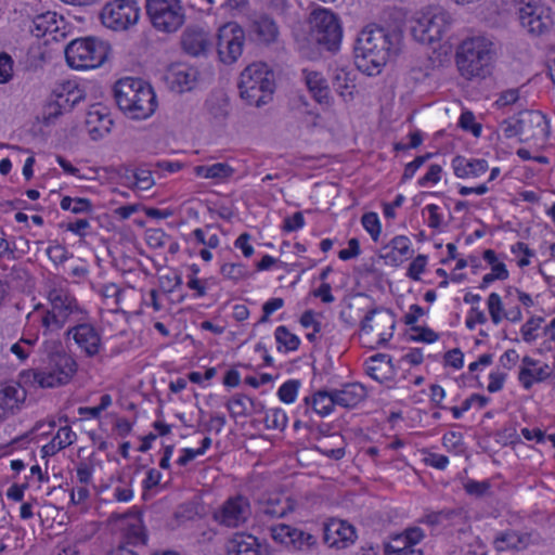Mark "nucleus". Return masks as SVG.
Listing matches in <instances>:
<instances>
[{
	"instance_id": "1",
	"label": "nucleus",
	"mask_w": 555,
	"mask_h": 555,
	"mask_svg": "<svg viewBox=\"0 0 555 555\" xmlns=\"http://www.w3.org/2000/svg\"><path fill=\"white\" fill-rule=\"evenodd\" d=\"M402 36L399 31L388 30L375 24L365 26L358 35L354 46L357 68L373 76L380 73L387 62L399 54Z\"/></svg>"
},
{
	"instance_id": "2",
	"label": "nucleus",
	"mask_w": 555,
	"mask_h": 555,
	"mask_svg": "<svg viewBox=\"0 0 555 555\" xmlns=\"http://www.w3.org/2000/svg\"><path fill=\"white\" fill-rule=\"evenodd\" d=\"M48 352V366L46 370H25L21 372V380L25 385L41 388H53L68 383L77 370L75 360L62 350L57 340L46 341Z\"/></svg>"
},
{
	"instance_id": "3",
	"label": "nucleus",
	"mask_w": 555,
	"mask_h": 555,
	"mask_svg": "<svg viewBox=\"0 0 555 555\" xmlns=\"http://www.w3.org/2000/svg\"><path fill=\"white\" fill-rule=\"evenodd\" d=\"M241 98L255 107H261L273 100L275 90L274 75L263 63L248 65L240 75Z\"/></svg>"
},
{
	"instance_id": "4",
	"label": "nucleus",
	"mask_w": 555,
	"mask_h": 555,
	"mask_svg": "<svg viewBox=\"0 0 555 555\" xmlns=\"http://www.w3.org/2000/svg\"><path fill=\"white\" fill-rule=\"evenodd\" d=\"M51 308L42 317L43 335L57 332L67 323H79L86 319V312L77 299L67 291L53 288L49 292Z\"/></svg>"
},
{
	"instance_id": "5",
	"label": "nucleus",
	"mask_w": 555,
	"mask_h": 555,
	"mask_svg": "<svg viewBox=\"0 0 555 555\" xmlns=\"http://www.w3.org/2000/svg\"><path fill=\"white\" fill-rule=\"evenodd\" d=\"M494 55L493 42L486 37H474L462 42L456 64L467 79L485 77Z\"/></svg>"
},
{
	"instance_id": "6",
	"label": "nucleus",
	"mask_w": 555,
	"mask_h": 555,
	"mask_svg": "<svg viewBox=\"0 0 555 555\" xmlns=\"http://www.w3.org/2000/svg\"><path fill=\"white\" fill-rule=\"evenodd\" d=\"M109 51V44L99 38H77L66 46L65 57L72 68L90 69L100 67L107 60Z\"/></svg>"
},
{
	"instance_id": "7",
	"label": "nucleus",
	"mask_w": 555,
	"mask_h": 555,
	"mask_svg": "<svg viewBox=\"0 0 555 555\" xmlns=\"http://www.w3.org/2000/svg\"><path fill=\"white\" fill-rule=\"evenodd\" d=\"M145 10L152 26L160 33H176L185 21L180 0H145Z\"/></svg>"
},
{
	"instance_id": "8",
	"label": "nucleus",
	"mask_w": 555,
	"mask_h": 555,
	"mask_svg": "<svg viewBox=\"0 0 555 555\" xmlns=\"http://www.w3.org/2000/svg\"><path fill=\"white\" fill-rule=\"evenodd\" d=\"M451 24L449 13L441 7H429L412 26L413 37L422 43L439 41Z\"/></svg>"
},
{
	"instance_id": "9",
	"label": "nucleus",
	"mask_w": 555,
	"mask_h": 555,
	"mask_svg": "<svg viewBox=\"0 0 555 555\" xmlns=\"http://www.w3.org/2000/svg\"><path fill=\"white\" fill-rule=\"evenodd\" d=\"M311 36L327 50H336L340 43L343 30L336 14L327 9L313 10L310 15Z\"/></svg>"
},
{
	"instance_id": "10",
	"label": "nucleus",
	"mask_w": 555,
	"mask_h": 555,
	"mask_svg": "<svg viewBox=\"0 0 555 555\" xmlns=\"http://www.w3.org/2000/svg\"><path fill=\"white\" fill-rule=\"evenodd\" d=\"M102 24L115 31L127 30L139 21L135 0H113L106 3L100 14Z\"/></svg>"
},
{
	"instance_id": "11",
	"label": "nucleus",
	"mask_w": 555,
	"mask_h": 555,
	"mask_svg": "<svg viewBox=\"0 0 555 555\" xmlns=\"http://www.w3.org/2000/svg\"><path fill=\"white\" fill-rule=\"evenodd\" d=\"M245 31L236 23L221 26L217 34V52L220 62L227 65L235 63L243 53Z\"/></svg>"
},
{
	"instance_id": "12",
	"label": "nucleus",
	"mask_w": 555,
	"mask_h": 555,
	"mask_svg": "<svg viewBox=\"0 0 555 555\" xmlns=\"http://www.w3.org/2000/svg\"><path fill=\"white\" fill-rule=\"evenodd\" d=\"M518 18L529 34L540 36L553 26L552 10L544 3L529 1L518 8Z\"/></svg>"
},
{
	"instance_id": "13",
	"label": "nucleus",
	"mask_w": 555,
	"mask_h": 555,
	"mask_svg": "<svg viewBox=\"0 0 555 555\" xmlns=\"http://www.w3.org/2000/svg\"><path fill=\"white\" fill-rule=\"evenodd\" d=\"M270 531L275 542L295 551L308 552L318 544V538L314 534L289 525L272 526Z\"/></svg>"
},
{
	"instance_id": "14",
	"label": "nucleus",
	"mask_w": 555,
	"mask_h": 555,
	"mask_svg": "<svg viewBox=\"0 0 555 555\" xmlns=\"http://www.w3.org/2000/svg\"><path fill=\"white\" fill-rule=\"evenodd\" d=\"M113 95L118 108L132 119L138 118L139 112V79L122 77L113 87Z\"/></svg>"
},
{
	"instance_id": "15",
	"label": "nucleus",
	"mask_w": 555,
	"mask_h": 555,
	"mask_svg": "<svg viewBox=\"0 0 555 555\" xmlns=\"http://www.w3.org/2000/svg\"><path fill=\"white\" fill-rule=\"evenodd\" d=\"M250 515L249 502L238 495L228 499L215 513L214 519L222 526L236 528L245 524Z\"/></svg>"
},
{
	"instance_id": "16",
	"label": "nucleus",
	"mask_w": 555,
	"mask_h": 555,
	"mask_svg": "<svg viewBox=\"0 0 555 555\" xmlns=\"http://www.w3.org/2000/svg\"><path fill=\"white\" fill-rule=\"evenodd\" d=\"M395 324V315L390 310L376 308L365 314L361 322V330L366 334H377V343L384 345L392 337Z\"/></svg>"
},
{
	"instance_id": "17",
	"label": "nucleus",
	"mask_w": 555,
	"mask_h": 555,
	"mask_svg": "<svg viewBox=\"0 0 555 555\" xmlns=\"http://www.w3.org/2000/svg\"><path fill=\"white\" fill-rule=\"evenodd\" d=\"M212 44V36L201 26H188L180 36L181 50L192 57L207 56Z\"/></svg>"
},
{
	"instance_id": "18",
	"label": "nucleus",
	"mask_w": 555,
	"mask_h": 555,
	"mask_svg": "<svg viewBox=\"0 0 555 555\" xmlns=\"http://www.w3.org/2000/svg\"><path fill=\"white\" fill-rule=\"evenodd\" d=\"M548 134V122L539 111H525L518 115V137L520 141H543Z\"/></svg>"
},
{
	"instance_id": "19",
	"label": "nucleus",
	"mask_w": 555,
	"mask_h": 555,
	"mask_svg": "<svg viewBox=\"0 0 555 555\" xmlns=\"http://www.w3.org/2000/svg\"><path fill=\"white\" fill-rule=\"evenodd\" d=\"M66 336H72L78 348L87 357L98 354L102 347L101 335L91 323L80 321L66 331Z\"/></svg>"
},
{
	"instance_id": "20",
	"label": "nucleus",
	"mask_w": 555,
	"mask_h": 555,
	"mask_svg": "<svg viewBox=\"0 0 555 555\" xmlns=\"http://www.w3.org/2000/svg\"><path fill=\"white\" fill-rule=\"evenodd\" d=\"M21 378V375L18 376ZM26 386L18 379L17 383H10L0 387V422L17 413L26 400Z\"/></svg>"
},
{
	"instance_id": "21",
	"label": "nucleus",
	"mask_w": 555,
	"mask_h": 555,
	"mask_svg": "<svg viewBox=\"0 0 555 555\" xmlns=\"http://www.w3.org/2000/svg\"><path fill=\"white\" fill-rule=\"evenodd\" d=\"M198 70L185 63H172L166 72V80L172 91L183 93L191 91L197 82Z\"/></svg>"
},
{
	"instance_id": "22",
	"label": "nucleus",
	"mask_w": 555,
	"mask_h": 555,
	"mask_svg": "<svg viewBox=\"0 0 555 555\" xmlns=\"http://www.w3.org/2000/svg\"><path fill=\"white\" fill-rule=\"evenodd\" d=\"M259 513L269 518H282L297 508V501L285 493L264 494L259 501Z\"/></svg>"
},
{
	"instance_id": "23",
	"label": "nucleus",
	"mask_w": 555,
	"mask_h": 555,
	"mask_svg": "<svg viewBox=\"0 0 555 555\" xmlns=\"http://www.w3.org/2000/svg\"><path fill=\"white\" fill-rule=\"evenodd\" d=\"M356 538L354 528L347 521L332 518L324 522L323 540L331 547L344 548Z\"/></svg>"
},
{
	"instance_id": "24",
	"label": "nucleus",
	"mask_w": 555,
	"mask_h": 555,
	"mask_svg": "<svg viewBox=\"0 0 555 555\" xmlns=\"http://www.w3.org/2000/svg\"><path fill=\"white\" fill-rule=\"evenodd\" d=\"M532 532H518L516 530H506L498 533L493 541V546L498 552L522 551L530 544L537 543Z\"/></svg>"
},
{
	"instance_id": "25",
	"label": "nucleus",
	"mask_w": 555,
	"mask_h": 555,
	"mask_svg": "<svg viewBox=\"0 0 555 555\" xmlns=\"http://www.w3.org/2000/svg\"><path fill=\"white\" fill-rule=\"evenodd\" d=\"M112 118L99 106H92L87 113L86 127L92 140H99L111 131Z\"/></svg>"
},
{
	"instance_id": "26",
	"label": "nucleus",
	"mask_w": 555,
	"mask_h": 555,
	"mask_svg": "<svg viewBox=\"0 0 555 555\" xmlns=\"http://www.w3.org/2000/svg\"><path fill=\"white\" fill-rule=\"evenodd\" d=\"M62 24H64L62 16H59L55 12L47 11L33 18L29 31L35 37L42 38L47 34L57 33Z\"/></svg>"
},
{
	"instance_id": "27",
	"label": "nucleus",
	"mask_w": 555,
	"mask_h": 555,
	"mask_svg": "<svg viewBox=\"0 0 555 555\" xmlns=\"http://www.w3.org/2000/svg\"><path fill=\"white\" fill-rule=\"evenodd\" d=\"M227 555H260V544L256 537L235 533L225 545Z\"/></svg>"
},
{
	"instance_id": "28",
	"label": "nucleus",
	"mask_w": 555,
	"mask_h": 555,
	"mask_svg": "<svg viewBox=\"0 0 555 555\" xmlns=\"http://www.w3.org/2000/svg\"><path fill=\"white\" fill-rule=\"evenodd\" d=\"M250 33L258 41L266 44L275 42L280 34L275 21L268 15L256 17L250 24Z\"/></svg>"
},
{
	"instance_id": "29",
	"label": "nucleus",
	"mask_w": 555,
	"mask_h": 555,
	"mask_svg": "<svg viewBox=\"0 0 555 555\" xmlns=\"http://www.w3.org/2000/svg\"><path fill=\"white\" fill-rule=\"evenodd\" d=\"M366 397L365 388L359 383L345 385L341 389H334L337 405L353 408Z\"/></svg>"
},
{
	"instance_id": "30",
	"label": "nucleus",
	"mask_w": 555,
	"mask_h": 555,
	"mask_svg": "<svg viewBox=\"0 0 555 555\" xmlns=\"http://www.w3.org/2000/svg\"><path fill=\"white\" fill-rule=\"evenodd\" d=\"M453 170L456 177H479L488 170V163L485 159H467L456 156L452 160Z\"/></svg>"
},
{
	"instance_id": "31",
	"label": "nucleus",
	"mask_w": 555,
	"mask_h": 555,
	"mask_svg": "<svg viewBox=\"0 0 555 555\" xmlns=\"http://www.w3.org/2000/svg\"><path fill=\"white\" fill-rule=\"evenodd\" d=\"M305 403L311 405L313 411L320 416H327L337 404L336 398H334V390H319L313 396L306 397Z\"/></svg>"
},
{
	"instance_id": "32",
	"label": "nucleus",
	"mask_w": 555,
	"mask_h": 555,
	"mask_svg": "<svg viewBox=\"0 0 555 555\" xmlns=\"http://www.w3.org/2000/svg\"><path fill=\"white\" fill-rule=\"evenodd\" d=\"M306 83L313 98L320 104H328L330 89L326 80L318 72H309L306 74Z\"/></svg>"
},
{
	"instance_id": "33",
	"label": "nucleus",
	"mask_w": 555,
	"mask_h": 555,
	"mask_svg": "<svg viewBox=\"0 0 555 555\" xmlns=\"http://www.w3.org/2000/svg\"><path fill=\"white\" fill-rule=\"evenodd\" d=\"M333 88L344 101H351L353 99L356 85L349 73L343 69L337 70L333 78Z\"/></svg>"
},
{
	"instance_id": "34",
	"label": "nucleus",
	"mask_w": 555,
	"mask_h": 555,
	"mask_svg": "<svg viewBox=\"0 0 555 555\" xmlns=\"http://www.w3.org/2000/svg\"><path fill=\"white\" fill-rule=\"evenodd\" d=\"M552 374L551 367L545 364L539 369L522 367L519 372V380L526 389H529L533 383L542 382Z\"/></svg>"
},
{
	"instance_id": "35",
	"label": "nucleus",
	"mask_w": 555,
	"mask_h": 555,
	"mask_svg": "<svg viewBox=\"0 0 555 555\" xmlns=\"http://www.w3.org/2000/svg\"><path fill=\"white\" fill-rule=\"evenodd\" d=\"M196 175L207 179H225L233 175L234 169L225 163H217L211 166H197Z\"/></svg>"
},
{
	"instance_id": "36",
	"label": "nucleus",
	"mask_w": 555,
	"mask_h": 555,
	"mask_svg": "<svg viewBox=\"0 0 555 555\" xmlns=\"http://www.w3.org/2000/svg\"><path fill=\"white\" fill-rule=\"evenodd\" d=\"M146 102V107L141 105V119L151 117L158 107V101L153 87L149 82H141V102Z\"/></svg>"
},
{
	"instance_id": "37",
	"label": "nucleus",
	"mask_w": 555,
	"mask_h": 555,
	"mask_svg": "<svg viewBox=\"0 0 555 555\" xmlns=\"http://www.w3.org/2000/svg\"><path fill=\"white\" fill-rule=\"evenodd\" d=\"M254 404L253 399L245 395H235L228 402L227 408L232 417L246 416L249 413V406Z\"/></svg>"
},
{
	"instance_id": "38",
	"label": "nucleus",
	"mask_w": 555,
	"mask_h": 555,
	"mask_svg": "<svg viewBox=\"0 0 555 555\" xmlns=\"http://www.w3.org/2000/svg\"><path fill=\"white\" fill-rule=\"evenodd\" d=\"M28 279L29 274L26 269L21 266H13L3 281L7 282L8 289L10 287L14 289H23Z\"/></svg>"
},
{
	"instance_id": "39",
	"label": "nucleus",
	"mask_w": 555,
	"mask_h": 555,
	"mask_svg": "<svg viewBox=\"0 0 555 555\" xmlns=\"http://www.w3.org/2000/svg\"><path fill=\"white\" fill-rule=\"evenodd\" d=\"M274 335L276 341L283 346L286 351H295L300 345L298 336L292 334L284 325L278 326Z\"/></svg>"
},
{
	"instance_id": "40",
	"label": "nucleus",
	"mask_w": 555,
	"mask_h": 555,
	"mask_svg": "<svg viewBox=\"0 0 555 555\" xmlns=\"http://www.w3.org/2000/svg\"><path fill=\"white\" fill-rule=\"evenodd\" d=\"M264 423L269 429L283 430L287 425V416L283 410L273 409L267 412Z\"/></svg>"
},
{
	"instance_id": "41",
	"label": "nucleus",
	"mask_w": 555,
	"mask_h": 555,
	"mask_svg": "<svg viewBox=\"0 0 555 555\" xmlns=\"http://www.w3.org/2000/svg\"><path fill=\"white\" fill-rule=\"evenodd\" d=\"M363 228L370 233L372 240L377 242L380 235V222L376 212H366L362 216Z\"/></svg>"
},
{
	"instance_id": "42",
	"label": "nucleus",
	"mask_w": 555,
	"mask_h": 555,
	"mask_svg": "<svg viewBox=\"0 0 555 555\" xmlns=\"http://www.w3.org/2000/svg\"><path fill=\"white\" fill-rule=\"evenodd\" d=\"M221 274L230 280L238 281L249 276L248 271L242 263H224L220 268Z\"/></svg>"
},
{
	"instance_id": "43",
	"label": "nucleus",
	"mask_w": 555,
	"mask_h": 555,
	"mask_svg": "<svg viewBox=\"0 0 555 555\" xmlns=\"http://www.w3.org/2000/svg\"><path fill=\"white\" fill-rule=\"evenodd\" d=\"M300 383L297 379L285 382L279 389L278 395L281 401L293 403L296 400Z\"/></svg>"
},
{
	"instance_id": "44",
	"label": "nucleus",
	"mask_w": 555,
	"mask_h": 555,
	"mask_svg": "<svg viewBox=\"0 0 555 555\" xmlns=\"http://www.w3.org/2000/svg\"><path fill=\"white\" fill-rule=\"evenodd\" d=\"M487 304L492 322L494 324H499L503 320L504 313L500 295L496 293H491L488 297Z\"/></svg>"
},
{
	"instance_id": "45",
	"label": "nucleus",
	"mask_w": 555,
	"mask_h": 555,
	"mask_svg": "<svg viewBox=\"0 0 555 555\" xmlns=\"http://www.w3.org/2000/svg\"><path fill=\"white\" fill-rule=\"evenodd\" d=\"M425 537L423 530L418 527H411L404 530V532L398 535L395 541L402 545H412L414 547Z\"/></svg>"
},
{
	"instance_id": "46",
	"label": "nucleus",
	"mask_w": 555,
	"mask_h": 555,
	"mask_svg": "<svg viewBox=\"0 0 555 555\" xmlns=\"http://www.w3.org/2000/svg\"><path fill=\"white\" fill-rule=\"evenodd\" d=\"M411 332L414 333L411 335V340L414 341L431 344L439 338V335L436 332L426 326H412Z\"/></svg>"
},
{
	"instance_id": "47",
	"label": "nucleus",
	"mask_w": 555,
	"mask_h": 555,
	"mask_svg": "<svg viewBox=\"0 0 555 555\" xmlns=\"http://www.w3.org/2000/svg\"><path fill=\"white\" fill-rule=\"evenodd\" d=\"M459 125L462 129L470 131L475 137H479L481 133V125L475 122V115L469 112H463Z\"/></svg>"
},
{
	"instance_id": "48",
	"label": "nucleus",
	"mask_w": 555,
	"mask_h": 555,
	"mask_svg": "<svg viewBox=\"0 0 555 555\" xmlns=\"http://www.w3.org/2000/svg\"><path fill=\"white\" fill-rule=\"evenodd\" d=\"M13 76V60L5 53H0V83H7Z\"/></svg>"
},
{
	"instance_id": "49",
	"label": "nucleus",
	"mask_w": 555,
	"mask_h": 555,
	"mask_svg": "<svg viewBox=\"0 0 555 555\" xmlns=\"http://www.w3.org/2000/svg\"><path fill=\"white\" fill-rule=\"evenodd\" d=\"M76 434L68 426L61 427L52 439L56 442L57 449H65L74 443Z\"/></svg>"
},
{
	"instance_id": "50",
	"label": "nucleus",
	"mask_w": 555,
	"mask_h": 555,
	"mask_svg": "<svg viewBox=\"0 0 555 555\" xmlns=\"http://www.w3.org/2000/svg\"><path fill=\"white\" fill-rule=\"evenodd\" d=\"M543 321V318H531L521 326V335L525 341L531 343L537 338L535 331Z\"/></svg>"
},
{
	"instance_id": "51",
	"label": "nucleus",
	"mask_w": 555,
	"mask_h": 555,
	"mask_svg": "<svg viewBox=\"0 0 555 555\" xmlns=\"http://www.w3.org/2000/svg\"><path fill=\"white\" fill-rule=\"evenodd\" d=\"M464 489L469 495L480 498L489 491L490 483L487 480L477 481V480L470 479L464 483Z\"/></svg>"
},
{
	"instance_id": "52",
	"label": "nucleus",
	"mask_w": 555,
	"mask_h": 555,
	"mask_svg": "<svg viewBox=\"0 0 555 555\" xmlns=\"http://www.w3.org/2000/svg\"><path fill=\"white\" fill-rule=\"evenodd\" d=\"M411 241L408 236L398 235L395 236L390 243L384 247V249L391 247L393 251H398L400 256H408L410 253Z\"/></svg>"
},
{
	"instance_id": "53",
	"label": "nucleus",
	"mask_w": 555,
	"mask_h": 555,
	"mask_svg": "<svg viewBox=\"0 0 555 555\" xmlns=\"http://www.w3.org/2000/svg\"><path fill=\"white\" fill-rule=\"evenodd\" d=\"M427 263V257L425 255H418L410 263L408 269V276L414 281L420 280V275L424 272Z\"/></svg>"
},
{
	"instance_id": "54",
	"label": "nucleus",
	"mask_w": 555,
	"mask_h": 555,
	"mask_svg": "<svg viewBox=\"0 0 555 555\" xmlns=\"http://www.w3.org/2000/svg\"><path fill=\"white\" fill-rule=\"evenodd\" d=\"M47 255L55 264L63 263L69 257L67 249L60 244L48 247Z\"/></svg>"
},
{
	"instance_id": "55",
	"label": "nucleus",
	"mask_w": 555,
	"mask_h": 555,
	"mask_svg": "<svg viewBox=\"0 0 555 555\" xmlns=\"http://www.w3.org/2000/svg\"><path fill=\"white\" fill-rule=\"evenodd\" d=\"M360 253H361V249H360L359 240L353 237L348 241V248L341 249L338 253V257H339V259L346 261V260L358 257L360 255Z\"/></svg>"
},
{
	"instance_id": "56",
	"label": "nucleus",
	"mask_w": 555,
	"mask_h": 555,
	"mask_svg": "<svg viewBox=\"0 0 555 555\" xmlns=\"http://www.w3.org/2000/svg\"><path fill=\"white\" fill-rule=\"evenodd\" d=\"M431 157V154L428 153L426 155H422V156H417L413 162L409 163L405 168H404V172H403V180H409L411 179L414 173L416 172V170L423 166L425 164V162L427 159H429Z\"/></svg>"
},
{
	"instance_id": "57",
	"label": "nucleus",
	"mask_w": 555,
	"mask_h": 555,
	"mask_svg": "<svg viewBox=\"0 0 555 555\" xmlns=\"http://www.w3.org/2000/svg\"><path fill=\"white\" fill-rule=\"evenodd\" d=\"M305 225V219L300 211L295 212L292 217L284 219L283 230L287 232L296 231Z\"/></svg>"
},
{
	"instance_id": "58",
	"label": "nucleus",
	"mask_w": 555,
	"mask_h": 555,
	"mask_svg": "<svg viewBox=\"0 0 555 555\" xmlns=\"http://www.w3.org/2000/svg\"><path fill=\"white\" fill-rule=\"evenodd\" d=\"M441 171H442V168L440 165H437V164L430 165L427 173L418 180V184L421 186H424L428 182L438 183L440 181Z\"/></svg>"
},
{
	"instance_id": "59",
	"label": "nucleus",
	"mask_w": 555,
	"mask_h": 555,
	"mask_svg": "<svg viewBox=\"0 0 555 555\" xmlns=\"http://www.w3.org/2000/svg\"><path fill=\"white\" fill-rule=\"evenodd\" d=\"M227 421L225 416L222 414H216L211 415L210 420L204 424L205 431H216L217 434L221 433L222 428L224 427Z\"/></svg>"
},
{
	"instance_id": "60",
	"label": "nucleus",
	"mask_w": 555,
	"mask_h": 555,
	"mask_svg": "<svg viewBox=\"0 0 555 555\" xmlns=\"http://www.w3.org/2000/svg\"><path fill=\"white\" fill-rule=\"evenodd\" d=\"M442 522L448 521L455 524L457 519L464 518V509L462 507L456 508H444L439 511Z\"/></svg>"
},
{
	"instance_id": "61",
	"label": "nucleus",
	"mask_w": 555,
	"mask_h": 555,
	"mask_svg": "<svg viewBox=\"0 0 555 555\" xmlns=\"http://www.w3.org/2000/svg\"><path fill=\"white\" fill-rule=\"evenodd\" d=\"M463 352L455 348L452 350H449L444 354V361L448 365L454 367V369H461L463 366Z\"/></svg>"
},
{
	"instance_id": "62",
	"label": "nucleus",
	"mask_w": 555,
	"mask_h": 555,
	"mask_svg": "<svg viewBox=\"0 0 555 555\" xmlns=\"http://www.w3.org/2000/svg\"><path fill=\"white\" fill-rule=\"evenodd\" d=\"M90 228V223L87 219H78L75 222H68L66 224V230L75 233L79 237H85L87 235L86 230Z\"/></svg>"
},
{
	"instance_id": "63",
	"label": "nucleus",
	"mask_w": 555,
	"mask_h": 555,
	"mask_svg": "<svg viewBox=\"0 0 555 555\" xmlns=\"http://www.w3.org/2000/svg\"><path fill=\"white\" fill-rule=\"evenodd\" d=\"M250 235L248 233H242L235 241V247L240 248L245 257H250L254 254V248L249 244Z\"/></svg>"
},
{
	"instance_id": "64",
	"label": "nucleus",
	"mask_w": 555,
	"mask_h": 555,
	"mask_svg": "<svg viewBox=\"0 0 555 555\" xmlns=\"http://www.w3.org/2000/svg\"><path fill=\"white\" fill-rule=\"evenodd\" d=\"M425 463L437 469H444L449 464V459L442 454L429 453L428 456L425 457Z\"/></svg>"
}]
</instances>
